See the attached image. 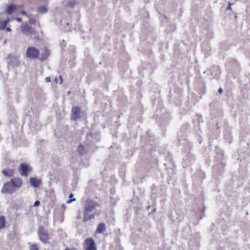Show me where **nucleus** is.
Listing matches in <instances>:
<instances>
[{"instance_id":"nucleus-1","label":"nucleus","mask_w":250,"mask_h":250,"mask_svg":"<svg viewBox=\"0 0 250 250\" xmlns=\"http://www.w3.org/2000/svg\"><path fill=\"white\" fill-rule=\"evenodd\" d=\"M99 207V204L91 199H88L85 201L83 210L84 222L94 219L96 216L101 213V210H96Z\"/></svg>"},{"instance_id":"nucleus-2","label":"nucleus","mask_w":250,"mask_h":250,"mask_svg":"<svg viewBox=\"0 0 250 250\" xmlns=\"http://www.w3.org/2000/svg\"><path fill=\"white\" fill-rule=\"evenodd\" d=\"M39 54V50L33 46L28 47L26 52L27 57L32 59L38 58Z\"/></svg>"},{"instance_id":"nucleus-3","label":"nucleus","mask_w":250,"mask_h":250,"mask_svg":"<svg viewBox=\"0 0 250 250\" xmlns=\"http://www.w3.org/2000/svg\"><path fill=\"white\" fill-rule=\"evenodd\" d=\"M38 234L41 241L44 243H47L49 239L46 231L42 226L39 227L38 230Z\"/></svg>"},{"instance_id":"nucleus-4","label":"nucleus","mask_w":250,"mask_h":250,"mask_svg":"<svg viewBox=\"0 0 250 250\" xmlns=\"http://www.w3.org/2000/svg\"><path fill=\"white\" fill-rule=\"evenodd\" d=\"M84 250H97L96 243L92 238L85 240L84 242Z\"/></svg>"},{"instance_id":"nucleus-5","label":"nucleus","mask_w":250,"mask_h":250,"mask_svg":"<svg viewBox=\"0 0 250 250\" xmlns=\"http://www.w3.org/2000/svg\"><path fill=\"white\" fill-rule=\"evenodd\" d=\"M83 115L81 109L78 107L75 106L72 108L71 110V120H77L82 117Z\"/></svg>"},{"instance_id":"nucleus-6","label":"nucleus","mask_w":250,"mask_h":250,"mask_svg":"<svg viewBox=\"0 0 250 250\" xmlns=\"http://www.w3.org/2000/svg\"><path fill=\"white\" fill-rule=\"evenodd\" d=\"M18 170L21 176L26 177L28 175V173L32 171V168L29 167L26 164L22 163L19 166Z\"/></svg>"},{"instance_id":"nucleus-7","label":"nucleus","mask_w":250,"mask_h":250,"mask_svg":"<svg viewBox=\"0 0 250 250\" xmlns=\"http://www.w3.org/2000/svg\"><path fill=\"white\" fill-rule=\"evenodd\" d=\"M14 187L11 182L4 184L1 189V192L7 194H12L15 192Z\"/></svg>"},{"instance_id":"nucleus-8","label":"nucleus","mask_w":250,"mask_h":250,"mask_svg":"<svg viewBox=\"0 0 250 250\" xmlns=\"http://www.w3.org/2000/svg\"><path fill=\"white\" fill-rule=\"evenodd\" d=\"M21 31L22 34L31 35H33L35 33L34 29L30 27L27 23H25L21 27Z\"/></svg>"},{"instance_id":"nucleus-9","label":"nucleus","mask_w":250,"mask_h":250,"mask_svg":"<svg viewBox=\"0 0 250 250\" xmlns=\"http://www.w3.org/2000/svg\"><path fill=\"white\" fill-rule=\"evenodd\" d=\"M29 183L30 185L34 188L39 187L42 184V182L40 180L33 177H31L29 179Z\"/></svg>"},{"instance_id":"nucleus-10","label":"nucleus","mask_w":250,"mask_h":250,"mask_svg":"<svg viewBox=\"0 0 250 250\" xmlns=\"http://www.w3.org/2000/svg\"><path fill=\"white\" fill-rule=\"evenodd\" d=\"M6 61L11 65H16L18 62L17 58L14 55L11 54L8 55L7 57Z\"/></svg>"},{"instance_id":"nucleus-11","label":"nucleus","mask_w":250,"mask_h":250,"mask_svg":"<svg viewBox=\"0 0 250 250\" xmlns=\"http://www.w3.org/2000/svg\"><path fill=\"white\" fill-rule=\"evenodd\" d=\"M10 182L12 183L14 188H19L22 185V181L21 179L19 178H12Z\"/></svg>"},{"instance_id":"nucleus-12","label":"nucleus","mask_w":250,"mask_h":250,"mask_svg":"<svg viewBox=\"0 0 250 250\" xmlns=\"http://www.w3.org/2000/svg\"><path fill=\"white\" fill-rule=\"evenodd\" d=\"M49 55V50L46 48H44L43 50H42V54L41 57L40 58V60L41 61H43L45 60L48 56Z\"/></svg>"},{"instance_id":"nucleus-13","label":"nucleus","mask_w":250,"mask_h":250,"mask_svg":"<svg viewBox=\"0 0 250 250\" xmlns=\"http://www.w3.org/2000/svg\"><path fill=\"white\" fill-rule=\"evenodd\" d=\"M105 229V225L104 223H101L98 226L96 231L99 233H103Z\"/></svg>"},{"instance_id":"nucleus-14","label":"nucleus","mask_w":250,"mask_h":250,"mask_svg":"<svg viewBox=\"0 0 250 250\" xmlns=\"http://www.w3.org/2000/svg\"><path fill=\"white\" fill-rule=\"evenodd\" d=\"M3 174L6 176H12L14 175V171L12 169H4L2 171Z\"/></svg>"},{"instance_id":"nucleus-15","label":"nucleus","mask_w":250,"mask_h":250,"mask_svg":"<svg viewBox=\"0 0 250 250\" xmlns=\"http://www.w3.org/2000/svg\"><path fill=\"white\" fill-rule=\"evenodd\" d=\"M16 9V6L14 4H10L8 5L6 9V13L8 14H11Z\"/></svg>"},{"instance_id":"nucleus-16","label":"nucleus","mask_w":250,"mask_h":250,"mask_svg":"<svg viewBox=\"0 0 250 250\" xmlns=\"http://www.w3.org/2000/svg\"><path fill=\"white\" fill-rule=\"evenodd\" d=\"M206 32V36L207 39H210L213 38V31L211 28H208L207 29Z\"/></svg>"},{"instance_id":"nucleus-17","label":"nucleus","mask_w":250,"mask_h":250,"mask_svg":"<svg viewBox=\"0 0 250 250\" xmlns=\"http://www.w3.org/2000/svg\"><path fill=\"white\" fill-rule=\"evenodd\" d=\"M38 11L41 14L46 13L47 11V8L44 5H42L39 7Z\"/></svg>"},{"instance_id":"nucleus-18","label":"nucleus","mask_w":250,"mask_h":250,"mask_svg":"<svg viewBox=\"0 0 250 250\" xmlns=\"http://www.w3.org/2000/svg\"><path fill=\"white\" fill-rule=\"evenodd\" d=\"M5 226V219L3 216H0V229H3Z\"/></svg>"},{"instance_id":"nucleus-19","label":"nucleus","mask_w":250,"mask_h":250,"mask_svg":"<svg viewBox=\"0 0 250 250\" xmlns=\"http://www.w3.org/2000/svg\"><path fill=\"white\" fill-rule=\"evenodd\" d=\"M78 151L81 155H83L85 153V150L84 149V148L82 145L79 146L78 147Z\"/></svg>"},{"instance_id":"nucleus-20","label":"nucleus","mask_w":250,"mask_h":250,"mask_svg":"<svg viewBox=\"0 0 250 250\" xmlns=\"http://www.w3.org/2000/svg\"><path fill=\"white\" fill-rule=\"evenodd\" d=\"M9 21L10 20L9 18H8L7 19L3 21H2V23H1L0 24H2V26L3 27V28H5L7 24L9 22Z\"/></svg>"},{"instance_id":"nucleus-21","label":"nucleus","mask_w":250,"mask_h":250,"mask_svg":"<svg viewBox=\"0 0 250 250\" xmlns=\"http://www.w3.org/2000/svg\"><path fill=\"white\" fill-rule=\"evenodd\" d=\"M30 250H38V247L36 245H32L30 247Z\"/></svg>"},{"instance_id":"nucleus-22","label":"nucleus","mask_w":250,"mask_h":250,"mask_svg":"<svg viewBox=\"0 0 250 250\" xmlns=\"http://www.w3.org/2000/svg\"><path fill=\"white\" fill-rule=\"evenodd\" d=\"M29 22L31 24H35V20L33 18L29 19Z\"/></svg>"},{"instance_id":"nucleus-23","label":"nucleus","mask_w":250,"mask_h":250,"mask_svg":"<svg viewBox=\"0 0 250 250\" xmlns=\"http://www.w3.org/2000/svg\"><path fill=\"white\" fill-rule=\"evenodd\" d=\"M40 202L38 200H37L34 202L33 206L34 207H38L40 205Z\"/></svg>"},{"instance_id":"nucleus-24","label":"nucleus","mask_w":250,"mask_h":250,"mask_svg":"<svg viewBox=\"0 0 250 250\" xmlns=\"http://www.w3.org/2000/svg\"><path fill=\"white\" fill-rule=\"evenodd\" d=\"M21 14L22 15H24V16H26V17H28V15L26 13V12L24 11V10H22L21 11Z\"/></svg>"},{"instance_id":"nucleus-25","label":"nucleus","mask_w":250,"mask_h":250,"mask_svg":"<svg viewBox=\"0 0 250 250\" xmlns=\"http://www.w3.org/2000/svg\"><path fill=\"white\" fill-rule=\"evenodd\" d=\"M75 200H76V199H75V198H74L73 199H71H71H69V200H67V203H70L72 201H74Z\"/></svg>"},{"instance_id":"nucleus-26","label":"nucleus","mask_w":250,"mask_h":250,"mask_svg":"<svg viewBox=\"0 0 250 250\" xmlns=\"http://www.w3.org/2000/svg\"><path fill=\"white\" fill-rule=\"evenodd\" d=\"M45 82L47 83H49L50 82V79L49 77H46L45 79Z\"/></svg>"},{"instance_id":"nucleus-27","label":"nucleus","mask_w":250,"mask_h":250,"mask_svg":"<svg viewBox=\"0 0 250 250\" xmlns=\"http://www.w3.org/2000/svg\"><path fill=\"white\" fill-rule=\"evenodd\" d=\"M16 20L18 22H21L22 21L21 19V18H16Z\"/></svg>"},{"instance_id":"nucleus-28","label":"nucleus","mask_w":250,"mask_h":250,"mask_svg":"<svg viewBox=\"0 0 250 250\" xmlns=\"http://www.w3.org/2000/svg\"><path fill=\"white\" fill-rule=\"evenodd\" d=\"M64 250H77L75 248H66Z\"/></svg>"},{"instance_id":"nucleus-29","label":"nucleus","mask_w":250,"mask_h":250,"mask_svg":"<svg viewBox=\"0 0 250 250\" xmlns=\"http://www.w3.org/2000/svg\"><path fill=\"white\" fill-rule=\"evenodd\" d=\"M11 28L10 27H7L6 28V31L10 32V31H11Z\"/></svg>"},{"instance_id":"nucleus-30","label":"nucleus","mask_w":250,"mask_h":250,"mask_svg":"<svg viewBox=\"0 0 250 250\" xmlns=\"http://www.w3.org/2000/svg\"><path fill=\"white\" fill-rule=\"evenodd\" d=\"M59 79H60V82H59V83L60 84H61L62 82V77L61 76H60L59 77Z\"/></svg>"},{"instance_id":"nucleus-31","label":"nucleus","mask_w":250,"mask_h":250,"mask_svg":"<svg viewBox=\"0 0 250 250\" xmlns=\"http://www.w3.org/2000/svg\"><path fill=\"white\" fill-rule=\"evenodd\" d=\"M228 9H230V10H231V4L230 3H229V6L228 7Z\"/></svg>"},{"instance_id":"nucleus-32","label":"nucleus","mask_w":250,"mask_h":250,"mask_svg":"<svg viewBox=\"0 0 250 250\" xmlns=\"http://www.w3.org/2000/svg\"><path fill=\"white\" fill-rule=\"evenodd\" d=\"M2 23V21H0V23ZM5 28H3V27L2 26V24H0V29L2 30V29H4Z\"/></svg>"},{"instance_id":"nucleus-33","label":"nucleus","mask_w":250,"mask_h":250,"mask_svg":"<svg viewBox=\"0 0 250 250\" xmlns=\"http://www.w3.org/2000/svg\"><path fill=\"white\" fill-rule=\"evenodd\" d=\"M218 91L219 93H222V91H223V90L222 88H220L219 90H218Z\"/></svg>"},{"instance_id":"nucleus-34","label":"nucleus","mask_w":250,"mask_h":250,"mask_svg":"<svg viewBox=\"0 0 250 250\" xmlns=\"http://www.w3.org/2000/svg\"><path fill=\"white\" fill-rule=\"evenodd\" d=\"M73 196V195L72 194H70L69 196V198H71L72 197V196Z\"/></svg>"},{"instance_id":"nucleus-35","label":"nucleus","mask_w":250,"mask_h":250,"mask_svg":"<svg viewBox=\"0 0 250 250\" xmlns=\"http://www.w3.org/2000/svg\"><path fill=\"white\" fill-rule=\"evenodd\" d=\"M55 80V81H56L57 83H58V80H57V79H56V78Z\"/></svg>"},{"instance_id":"nucleus-36","label":"nucleus","mask_w":250,"mask_h":250,"mask_svg":"<svg viewBox=\"0 0 250 250\" xmlns=\"http://www.w3.org/2000/svg\"><path fill=\"white\" fill-rule=\"evenodd\" d=\"M81 218V216H78V218L80 219Z\"/></svg>"},{"instance_id":"nucleus-37","label":"nucleus","mask_w":250,"mask_h":250,"mask_svg":"<svg viewBox=\"0 0 250 250\" xmlns=\"http://www.w3.org/2000/svg\"><path fill=\"white\" fill-rule=\"evenodd\" d=\"M201 142H202V141H199V143H200V144L201 143Z\"/></svg>"},{"instance_id":"nucleus-38","label":"nucleus","mask_w":250,"mask_h":250,"mask_svg":"<svg viewBox=\"0 0 250 250\" xmlns=\"http://www.w3.org/2000/svg\"><path fill=\"white\" fill-rule=\"evenodd\" d=\"M64 205H62V207H64Z\"/></svg>"}]
</instances>
